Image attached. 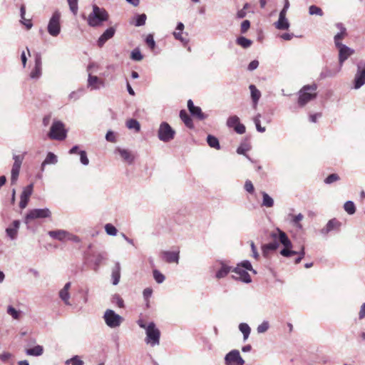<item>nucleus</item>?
I'll use <instances>...</instances> for the list:
<instances>
[{"mask_svg":"<svg viewBox=\"0 0 365 365\" xmlns=\"http://www.w3.org/2000/svg\"><path fill=\"white\" fill-rule=\"evenodd\" d=\"M20 224L19 220H14L11 225L6 228V235L11 240H15L16 238Z\"/></svg>","mask_w":365,"mask_h":365,"instance_id":"b1692460","label":"nucleus"},{"mask_svg":"<svg viewBox=\"0 0 365 365\" xmlns=\"http://www.w3.org/2000/svg\"><path fill=\"white\" fill-rule=\"evenodd\" d=\"M184 24L182 22H179L176 26V31L173 33L175 38L181 42H186V41L182 36V32L184 30Z\"/></svg>","mask_w":365,"mask_h":365,"instance_id":"473e14b6","label":"nucleus"},{"mask_svg":"<svg viewBox=\"0 0 365 365\" xmlns=\"http://www.w3.org/2000/svg\"><path fill=\"white\" fill-rule=\"evenodd\" d=\"M248 148L246 145H241L237 149V153L240 155H245L249 160H251L250 158L245 155L246 152L248 150Z\"/></svg>","mask_w":365,"mask_h":365,"instance_id":"0e129e2a","label":"nucleus"},{"mask_svg":"<svg viewBox=\"0 0 365 365\" xmlns=\"http://www.w3.org/2000/svg\"><path fill=\"white\" fill-rule=\"evenodd\" d=\"M6 312H7L8 314H9L14 319H18L19 318L20 312L16 310L12 306H9L7 307Z\"/></svg>","mask_w":365,"mask_h":365,"instance_id":"de8ad7c7","label":"nucleus"},{"mask_svg":"<svg viewBox=\"0 0 365 365\" xmlns=\"http://www.w3.org/2000/svg\"><path fill=\"white\" fill-rule=\"evenodd\" d=\"M232 269L231 267L224 264L221 263V267L220 269L216 272L215 277L217 279H222L225 277L230 272H232Z\"/></svg>","mask_w":365,"mask_h":365,"instance_id":"c756f323","label":"nucleus"},{"mask_svg":"<svg viewBox=\"0 0 365 365\" xmlns=\"http://www.w3.org/2000/svg\"><path fill=\"white\" fill-rule=\"evenodd\" d=\"M61 13L56 11L52 14L47 26L48 34L53 37H56L61 32Z\"/></svg>","mask_w":365,"mask_h":365,"instance_id":"6e6552de","label":"nucleus"},{"mask_svg":"<svg viewBox=\"0 0 365 365\" xmlns=\"http://www.w3.org/2000/svg\"><path fill=\"white\" fill-rule=\"evenodd\" d=\"M341 226V222L336 219L334 218L328 221L326 226L321 230L323 235H327L329 232L334 230H338Z\"/></svg>","mask_w":365,"mask_h":365,"instance_id":"412c9836","label":"nucleus"},{"mask_svg":"<svg viewBox=\"0 0 365 365\" xmlns=\"http://www.w3.org/2000/svg\"><path fill=\"white\" fill-rule=\"evenodd\" d=\"M153 277L155 282L158 284L163 283L165 280V276L158 269L153 270Z\"/></svg>","mask_w":365,"mask_h":365,"instance_id":"8fccbe9b","label":"nucleus"},{"mask_svg":"<svg viewBox=\"0 0 365 365\" xmlns=\"http://www.w3.org/2000/svg\"><path fill=\"white\" fill-rule=\"evenodd\" d=\"M234 130L238 134H244L246 131L245 126L240 123V122L237 125V126H235Z\"/></svg>","mask_w":365,"mask_h":365,"instance_id":"e2e57ef3","label":"nucleus"},{"mask_svg":"<svg viewBox=\"0 0 365 365\" xmlns=\"http://www.w3.org/2000/svg\"><path fill=\"white\" fill-rule=\"evenodd\" d=\"M270 236L272 238L279 239V242L284 246V248L280 251V254L283 257H289L297 255L298 257L295 259L296 264H299L304 258L305 255L304 247H302L299 252L292 250V244L284 232L277 228L270 234Z\"/></svg>","mask_w":365,"mask_h":365,"instance_id":"f257e3e1","label":"nucleus"},{"mask_svg":"<svg viewBox=\"0 0 365 365\" xmlns=\"http://www.w3.org/2000/svg\"><path fill=\"white\" fill-rule=\"evenodd\" d=\"M71 287V283L70 282L65 284L64 287L59 291L58 295L60 299L63 302L64 304L66 306H71V304L70 302L71 294L69 293V289Z\"/></svg>","mask_w":365,"mask_h":365,"instance_id":"f3484780","label":"nucleus"},{"mask_svg":"<svg viewBox=\"0 0 365 365\" xmlns=\"http://www.w3.org/2000/svg\"><path fill=\"white\" fill-rule=\"evenodd\" d=\"M237 45L240 46L243 48H247L251 46L252 41L244 36H240L236 39Z\"/></svg>","mask_w":365,"mask_h":365,"instance_id":"c9c22d12","label":"nucleus"},{"mask_svg":"<svg viewBox=\"0 0 365 365\" xmlns=\"http://www.w3.org/2000/svg\"><path fill=\"white\" fill-rule=\"evenodd\" d=\"M115 153L119 154L120 158L128 164H132L134 161V155L127 149L117 148Z\"/></svg>","mask_w":365,"mask_h":365,"instance_id":"4be33fe9","label":"nucleus"},{"mask_svg":"<svg viewBox=\"0 0 365 365\" xmlns=\"http://www.w3.org/2000/svg\"><path fill=\"white\" fill-rule=\"evenodd\" d=\"M51 214V212L48 208L32 210L26 215V222L27 223L33 219L49 217Z\"/></svg>","mask_w":365,"mask_h":365,"instance_id":"f8f14e48","label":"nucleus"},{"mask_svg":"<svg viewBox=\"0 0 365 365\" xmlns=\"http://www.w3.org/2000/svg\"><path fill=\"white\" fill-rule=\"evenodd\" d=\"M287 14L283 13H280L279 14V19L278 20L274 22V26L275 28L278 30H288L290 24L289 22V20L286 17Z\"/></svg>","mask_w":365,"mask_h":365,"instance_id":"6ab92c4d","label":"nucleus"},{"mask_svg":"<svg viewBox=\"0 0 365 365\" xmlns=\"http://www.w3.org/2000/svg\"><path fill=\"white\" fill-rule=\"evenodd\" d=\"M49 138L56 140H63L67 136V130L64 124L60 120H54L48 133Z\"/></svg>","mask_w":365,"mask_h":365,"instance_id":"423d86ee","label":"nucleus"},{"mask_svg":"<svg viewBox=\"0 0 365 365\" xmlns=\"http://www.w3.org/2000/svg\"><path fill=\"white\" fill-rule=\"evenodd\" d=\"M175 130L167 123L162 122L158 130V137L160 141L168 143L174 139Z\"/></svg>","mask_w":365,"mask_h":365,"instance_id":"0eeeda50","label":"nucleus"},{"mask_svg":"<svg viewBox=\"0 0 365 365\" xmlns=\"http://www.w3.org/2000/svg\"><path fill=\"white\" fill-rule=\"evenodd\" d=\"M147 16L145 14L137 15L135 23V26H141L145 25Z\"/></svg>","mask_w":365,"mask_h":365,"instance_id":"09e8293b","label":"nucleus"},{"mask_svg":"<svg viewBox=\"0 0 365 365\" xmlns=\"http://www.w3.org/2000/svg\"><path fill=\"white\" fill-rule=\"evenodd\" d=\"M245 189L249 193H253L254 192V190H255L254 185H253L252 182L250 180H247L245 181Z\"/></svg>","mask_w":365,"mask_h":365,"instance_id":"680f3d73","label":"nucleus"},{"mask_svg":"<svg viewBox=\"0 0 365 365\" xmlns=\"http://www.w3.org/2000/svg\"><path fill=\"white\" fill-rule=\"evenodd\" d=\"M145 334V342L147 344L152 347L160 344V331L154 322H151L148 324Z\"/></svg>","mask_w":365,"mask_h":365,"instance_id":"20e7f679","label":"nucleus"},{"mask_svg":"<svg viewBox=\"0 0 365 365\" xmlns=\"http://www.w3.org/2000/svg\"><path fill=\"white\" fill-rule=\"evenodd\" d=\"M187 108L191 115L199 120H204L207 118V115L202 113L200 107L194 106L192 100L187 101Z\"/></svg>","mask_w":365,"mask_h":365,"instance_id":"2eb2a0df","label":"nucleus"},{"mask_svg":"<svg viewBox=\"0 0 365 365\" xmlns=\"http://www.w3.org/2000/svg\"><path fill=\"white\" fill-rule=\"evenodd\" d=\"M105 259H106V254L105 253H98L96 256V259H95V261H94V264L96 266V267H98L101 264L102 261L104 260Z\"/></svg>","mask_w":365,"mask_h":365,"instance_id":"bf43d9fd","label":"nucleus"},{"mask_svg":"<svg viewBox=\"0 0 365 365\" xmlns=\"http://www.w3.org/2000/svg\"><path fill=\"white\" fill-rule=\"evenodd\" d=\"M78 153L80 155L81 163L83 165H88L89 164V160L87 157L86 152L84 150H81Z\"/></svg>","mask_w":365,"mask_h":365,"instance_id":"6e6d98bb","label":"nucleus"},{"mask_svg":"<svg viewBox=\"0 0 365 365\" xmlns=\"http://www.w3.org/2000/svg\"><path fill=\"white\" fill-rule=\"evenodd\" d=\"M130 58L136 61H140L143 58V56L138 48H136L131 51Z\"/></svg>","mask_w":365,"mask_h":365,"instance_id":"a19ab883","label":"nucleus"},{"mask_svg":"<svg viewBox=\"0 0 365 365\" xmlns=\"http://www.w3.org/2000/svg\"><path fill=\"white\" fill-rule=\"evenodd\" d=\"M105 84L103 81L100 79L96 76H92L91 73L88 74V87L91 88V90H98L101 87H104Z\"/></svg>","mask_w":365,"mask_h":365,"instance_id":"a211bd4d","label":"nucleus"},{"mask_svg":"<svg viewBox=\"0 0 365 365\" xmlns=\"http://www.w3.org/2000/svg\"><path fill=\"white\" fill-rule=\"evenodd\" d=\"M309 14L310 15H317V16H322L324 13L322 10L321 8L315 6V5H312L309 6Z\"/></svg>","mask_w":365,"mask_h":365,"instance_id":"a18cd8bd","label":"nucleus"},{"mask_svg":"<svg viewBox=\"0 0 365 365\" xmlns=\"http://www.w3.org/2000/svg\"><path fill=\"white\" fill-rule=\"evenodd\" d=\"M14 158L15 161L13 165L11 173V182L12 185L17 182L21 165V161L19 158V156H14Z\"/></svg>","mask_w":365,"mask_h":365,"instance_id":"4468645a","label":"nucleus"},{"mask_svg":"<svg viewBox=\"0 0 365 365\" xmlns=\"http://www.w3.org/2000/svg\"><path fill=\"white\" fill-rule=\"evenodd\" d=\"M115 33V29L113 27H109L99 37L97 41L98 47L101 48L106 43L107 41L113 37Z\"/></svg>","mask_w":365,"mask_h":365,"instance_id":"dca6fc26","label":"nucleus"},{"mask_svg":"<svg viewBox=\"0 0 365 365\" xmlns=\"http://www.w3.org/2000/svg\"><path fill=\"white\" fill-rule=\"evenodd\" d=\"M103 319L105 324L110 329L119 327L124 321L123 317L115 313V311L108 309L104 312Z\"/></svg>","mask_w":365,"mask_h":365,"instance_id":"39448f33","label":"nucleus"},{"mask_svg":"<svg viewBox=\"0 0 365 365\" xmlns=\"http://www.w3.org/2000/svg\"><path fill=\"white\" fill-rule=\"evenodd\" d=\"M163 258L168 263L175 262L178 263L179 261V252H170L165 251L162 253Z\"/></svg>","mask_w":365,"mask_h":365,"instance_id":"a878e982","label":"nucleus"},{"mask_svg":"<svg viewBox=\"0 0 365 365\" xmlns=\"http://www.w3.org/2000/svg\"><path fill=\"white\" fill-rule=\"evenodd\" d=\"M239 329L243 334L244 341H246L248 339L251 331L250 327L246 323H241L239 325Z\"/></svg>","mask_w":365,"mask_h":365,"instance_id":"e433bc0d","label":"nucleus"},{"mask_svg":"<svg viewBox=\"0 0 365 365\" xmlns=\"http://www.w3.org/2000/svg\"><path fill=\"white\" fill-rule=\"evenodd\" d=\"M83 92H84V90L83 88H79L77 91H72L68 95V98L70 100L77 101L78 99H79L81 98V96H82V95L83 94Z\"/></svg>","mask_w":365,"mask_h":365,"instance_id":"37998d69","label":"nucleus"},{"mask_svg":"<svg viewBox=\"0 0 365 365\" xmlns=\"http://www.w3.org/2000/svg\"><path fill=\"white\" fill-rule=\"evenodd\" d=\"M317 86L315 83L303 86L299 91L298 105L304 107L307 103L314 99L317 96Z\"/></svg>","mask_w":365,"mask_h":365,"instance_id":"7ed1b4c3","label":"nucleus"},{"mask_svg":"<svg viewBox=\"0 0 365 365\" xmlns=\"http://www.w3.org/2000/svg\"><path fill=\"white\" fill-rule=\"evenodd\" d=\"M34 61L35 66L30 73L29 76L31 79L37 80L41 76L42 74V62L41 53L37 52L34 53Z\"/></svg>","mask_w":365,"mask_h":365,"instance_id":"9b49d317","label":"nucleus"},{"mask_svg":"<svg viewBox=\"0 0 365 365\" xmlns=\"http://www.w3.org/2000/svg\"><path fill=\"white\" fill-rule=\"evenodd\" d=\"M339 180V176L336 174L333 173L329 175L327 178H325L324 182L326 184H331L336 181H338Z\"/></svg>","mask_w":365,"mask_h":365,"instance_id":"864d4df0","label":"nucleus"},{"mask_svg":"<svg viewBox=\"0 0 365 365\" xmlns=\"http://www.w3.org/2000/svg\"><path fill=\"white\" fill-rule=\"evenodd\" d=\"M304 216L302 214L299 213L295 216L293 217L292 219V224L294 227H296L299 230L302 229V225L300 223V222L303 220Z\"/></svg>","mask_w":365,"mask_h":365,"instance_id":"58836bf2","label":"nucleus"},{"mask_svg":"<svg viewBox=\"0 0 365 365\" xmlns=\"http://www.w3.org/2000/svg\"><path fill=\"white\" fill-rule=\"evenodd\" d=\"M207 142L210 147L215 148L217 150L220 149L219 140L216 137L212 135H208L207 137Z\"/></svg>","mask_w":365,"mask_h":365,"instance_id":"72a5a7b5","label":"nucleus"},{"mask_svg":"<svg viewBox=\"0 0 365 365\" xmlns=\"http://www.w3.org/2000/svg\"><path fill=\"white\" fill-rule=\"evenodd\" d=\"M105 231L107 235L110 236H115L118 233V230L115 227L110 223H108L105 225Z\"/></svg>","mask_w":365,"mask_h":365,"instance_id":"49530a36","label":"nucleus"},{"mask_svg":"<svg viewBox=\"0 0 365 365\" xmlns=\"http://www.w3.org/2000/svg\"><path fill=\"white\" fill-rule=\"evenodd\" d=\"M71 11L76 15L78 12V0H67Z\"/></svg>","mask_w":365,"mask_h":365,"instance_id":"3c124183","label":"nucleus"},{"mask_svg":"<svg viewBox=\"0 0 365 365\" xmlns=\"http://www.w3.org/2000/svg\"><path fill=\"white\" fill-rule=\"evenodd\" d=\"M269 327V322L267 321H264L257 327V332L259 334L264 333L265 331H267L268 330Z\"/></svg>","mask_w":365,"mask_h":365,"instance_id":"5fc2aeb1","label":"nucleus"},{"mask_svg":"<svg viewBox=\"0 0 365 365\" xmlns=\"http://www.w3.org/2000/svg\"><path fill=\"white\" fill-rule=\"evenodd\" d=\"M232 272H235L237 277L236 279H239L240 281L245 283H250L252 282L251 277L248 272L244 270L240 265H237L232 269Z\"/></svg>","mask_w":365,"mask_h":365,"instance_id":"aec40b11","label":"nucleus"},{"mask_svg":"<svg viewBox=\"0 0 365 365\" xmlns=\"http://www.w3.org/2000/svg\"><path fill=\"white\" fill-rule=\"evenodd\" d=\"M112 284L113 285H117L119 283L120 278V264L118 262H117L112 269Z\"/></svg>","mask_w":365,"mask_h":365,"instance_id":"cd10ccee","label":"nucleus"},{"mask_svg":"<svg viewBox=\"0 0 365 365\" xmlns=\"http://www.w3.org/2000/svg\"><path fill=\"white\" fill-rule=\"evenodd\" d=\"M240 123V118L237 115H232L229 117L227 120V125L229 128H235V126H237V125Z\"/></svg>","mask_w":365,"mask_h":365,"instance_id":"79ce46f5","label":"nucleus"},{"mask_svg":"<svg viewBox=\"0 0 365 365\" xmlns=\"http://www.w3.org/2000/svg\"><path fill=\"white\" fill-rule=\"evenodd\" d=\"M272 239L274 240V238ZM277 240L274 239V242L262 245V252L264 257H267L272 251H274L279 247V243L276 241Z\"/></svg>","mask_w":365,"mask_h":365,"instance_id":"393cba45","label":"nucleus"},{"mask_svg":"<svg viewBox=\"0 0 365 365\" xmlns=\"http://www.w3.org/2000/svg\"><path fill=\"white\" fill-rule=\"evenodd\" d=\"M250 26V21H248V20L243 21L241 24V28H240L241 32L242 34L246 33L247 31L249 29Z\"/></svg>","mask_w":365,"mask_h":365,"instance_id":"69168bd1","label":"nucleus"},{"mask_svg":"<svg viewBox=\"0 0 365 365\" xmlns=\"http://www.w3.org/2000/svg\"><path fill=\"white\" fill-rule=\"evenodd\" d=\"M106 139L108 142L115 143V137L113 132H112L110 130L108 131L106 135Z\"/></svg>","mask_w":365,"mask_h":365,"instance_id":"774afa93","label":"nucleus"},{"mask_svg":"<svg viewBox=\"0 0 365 365\" xmlns=\"http://www.w3.org/2000/svg\"><path fill=\"white\" fill-rule=\"evenodd\" d=\"M262 205L266 207H272L274 205V200L265 192H262Z\"/></svg>","mask_w":365,"mask_h":365,"instance_id":"f704fd0d","label":"nucleus"},{"mask_svg":"<svg viewBox=\"0 0 365 365\" xmlns=\"http://www.w3.org/2000/svg\"><path fill=\"white\" fill-rule=\"evenodd\" d=\"M111 302L113 304H115L119 308L124 307V301L118 294H114L112 297Z\"/></svg>","mask_w":365,"mask_h":365,"instance_id":"c03bdc74","label":"nucleus"},{"mask_svg":"<svg viewBox=\"0 0 365 365\" xmlns=\"http://www.w3.org/2000/svg\"><path fill=\"white\" fill-rule=\"evenodd\" d=\"M353 84L355 89H359L365 84V60L357 63Z\"/></svg>","mask_w":365,"mask_h":365,"instance_id":"1a4fd4ad","label":"nucleus"},{"mask_svg":"<svg viewBox=\"0 0 365 365\" xmlns=\"http://www.w3.org/2000/svg\"><path fill=\"white\" fill-rule=\"evenodd\" d=\"M250 90L251 98L252 101L253 108L255 109L258 104V101L261 97V92L256 88L255 85L249 86Z\"/></svg>","mask_w":365,"mask_h":365,"instance_id":"bb28decb","label":"nucleus"},{"mask_svg":"<svg viewBox=\"0 0 365 365\" xmlns=\"http://www.w3.org/2000/svg\"><path fill=\"white\" fill-rule=\"evenodd\" d=\"M344 208L345 211L349 214L353 215L356 212V207L352 201H347L344 203Z\"/></svg>","mask_w":365,"mask_h":365,"instance_id":"ea45409f","label":"nucleus"},{"mask_svg":"<svg viewBox=\"0 0 365 365\" xmlns=\"http://www.w3.org/2000/svg\"><path fill=\"white\" fill-rule=\"evenodd\" d=\"M338 51H339V63L340 66L339 71H340L344 61H346L351 55H353L354 53V50L349 48V46L344 45L343 46H341V48H338Z\"/></svg>","mask_w":365,"mask_h":365,"instance_id":"ddd939ff","label":"nucleus"},{"mask_svg":"<svg viewBox=\"0 0 365 365\" xmlns=\"http://www.w3.org/2000/svg\"><path fill=\"white\" fill-rule=\"evenodd\" d=\"M25 353L28 356H39L43 353V347L41 345H36L34 347L26 348L25 349Z\"/></svg>","mask_w":365,"mask_h":365,"instance_id":"c85d7f7f","label":"nucleus"},{"mask_svg":"<svg viewBox=\"0 0 365 365\" xmlns=\"http://www.w3.org/2000/svg\"><path fill=\"white\" fill-rule=\"evenodd\" d=\"M33 183H31L26 187H24V208L26 207V197H30L33 192Z\"/></svg>","mask_w":365,"mask_h":365,"instance_id":"13d9d810","label":"nucleus"},{"mask_svg":"<svg viewBox=\"0 0 365 365\" xmlns=\"http://www.w3.org/2000/svg\"><path fill=\"white\" fill-rule=\"evenodd\" d=\"M253 121H254L255 125L256 126V129H257V130L258 132H259V133L265 132L266 128H265V127L261 126L260 120H259V119H253Z\"/></svg>","mask_w":365,"mask_h":365,"instance_id":"338daca9","label":"nucleus"},{"mask_svg":"<svg viewBox=\"0 0 365 365\" xmlns=\"http://www.w3.org/2000/svg\"><path fill=\"white\" fill-rule=\"evenodd\" d=\"M108 14L105 9L100 8L97 5L93 6V11L88 15V24L92 27L101 26L102 23L107 21Z\"/></svg>","mask_w":365,"mask_h":365,"instance_id":"f03ea898","label":"nucleus"},{"mask_svg":"<svg viewBox=\"0 0 365 365\" xmlns=\"http://www.w3.org/2000/svg\"><path fill=\"white\" fill-rule=\"evenodd\" d=\"M68 232V231L64 230H55L48 231V235L53 240L63 242L67 240Z\"/></svg>","mask_w":365,"mask_h":365,"instance_id":"5701e85b","label":"nucleus"},{"mask_svg":"<svg viewBox=\"0 0 365 365\" xmlns=\"http://www.w3.org/2000/svg\"><path fill=\"white\" fill-rule=\"evenodd\" d=\"M237 265H240L242 269L245 268L247 270L252 271L254 274L257 273V272L252 268L250 262L248 260H245Z\"/></svg>","mask_w":365,"mask_h":365,"instance_id":"603ef678","label":"nucleus"},{"mask_svg":"<svg viewBox=\"0 0 365 365\" xmlns=\"http://www.w3.org/2000/svg\"><path fill=\"white\" fill-rule=\"evenodd\" d=\"M71 362V365H83V361L81 360L78 356L72 357L71 359L66 361V364Z\"/></svg>","mask_w":365,"mask_h":365,"instance_id":"052dcab7","label":"nucleus"},{"mask_svg":"<svg viewBox=\"0 0 365 365\" xmlns=\"http://www.w3.org/2000/svg\"><path fill=\"white\" fill-rule=\"evenodd\" d=\"M225 365H244L245 361L237 349H232L225 356Z\"/></svg>","mask_w":365,"mask_h":365,"instance_id":"9d476101","label":"nucleus"},{"mask_svg":"<svg viewBox=\"0 0 365 365\" xmlns=\"http://www.w3.org/2000/svg\"><path fill=\"white\" fill-rule=\"evenodd\" d=\"M126 126L128 129L134 130L135 132L140 131V125L139 122L135 119H129L126 122Z\"/></svg>","mask_w":365,"mask_h":365,"instance_id":"4c0bfd02","label":"nucleus"},{"mask_svg":"<svg viewBox=\"0 0 365 365\" xmlns=\"http://www.w3.org/2000/svg\"><path fill=\"white\" fill-rule=\"evenodd\" d=\"M145 42L150 49L153 50L155 47V42L152 34H148L145 38Z\"/></svg>","mask_w":365,"mask_h":365,"instance_id":"4d7b16f0","label":"nucleus"},{"mask_svg":"<svg viewBox=\"0 0 365 365\" xmlns=\"http://www.w3.org/2000/svg\"><path fill=\"white\" fill-rule=\"evenodd\" d=\"M180 118L184 122V123L185 124V125L187 127H188V128L193 127L192 120L191 118L190 117V115H188V113L185 110H180Z\"/></svg>","mask_w":365,"mask_h":365,"instance_id":"2f4dec72","label":"nucleus"},{"mask_svg":"<svg viewBox=\"0 0 365 365\" xmlns=\"http://www.w3.org/2000/svg\"><path fill=\"white\" fill-rule=\"evenodd\" d=\"M57 162H58L57 156L54 153L49 152L47 154L45 160H43V162L41 164V170H43L44 166L46 165H48V164L55 165L57 163Z\"/></svg>","mask_w":365,"mask_h":365,"instance_id":"7c9ffc66","label":"nucleus"}]
</instances>
